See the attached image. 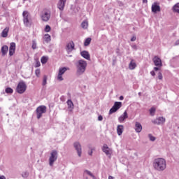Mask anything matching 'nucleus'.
Masks as SVG:
<instances>
[{"label":"nucleus","instance_id":"e433bc0d","mask_svg":"<svg viewBox=\"0 0 179 179\" xmlns=\"http://www.w3.org/2000/svg\"><path fill=\"white\" fill-rule=\"evenodd\" d=\"M45 31L46 33H49V31H51V27H50V25H46L45 27Z\"/></svg>","mask_w":179,"mask_h":179},{"label":"nucleus","instance_id":"37998d69","mask_svg":"<svg viewBox=\"0 0 179 179\" xmlns=\"http://www.w3.org/2000/svg\"><path fill=\"white\" fill-rule=\"evenodd\" d=\"M131 48H133V50H138V46H136V45H131Z\"/></svg>","mask_w":179,"mask_h":179},{"label":"nucleus","instance_id":"f704fd0d","mask_svg":"<svg viewBox=\"0 0 179 179\" xmlns=\"http://www.w3.org/2000/svg\"><path fill=\"white\" fill-rule=\"evenodd\" d=\"M6 93H8V94L13 93V89L10 88V87H7L6 89Z\"/></svg>","mask_w":179,"mask_h":179},{"label":"nucleus","instance_id":"ddd939ff","mask_svg":"<svg viewBox=\"0 0 179 179\" xmlns=\"http://www.w3.org/2000/svg\"><path fill=\"white\" fill-rule=\"evenodd\" d=\"M65 3H66V0H59L57 3V8L62 12L65 8Z\"/></svg>","mask_w":179,"mask_h":179},{"label":"nucleus","instance_id":"79ce46f5","mask_svg":"<svg viewBox=\"0 0 179 179\" xmlns=\"http://www.w3.org/2000/svg\"><path fill=\"white\" fill-rule=\"evenodd\" d=\"M41 64L40 63V62H36V64H35V68H38V66H41Z\"/></svg>","mask_w":179,"mask_h":179},{"label":"nucleus","instance_id":"cd10ccee","mask_svg":"<svg viewBox=\"0 0 179 179\" xmlns=\"http://www.w3.org/2000/svg\"><path fill=\"white\" fill-rule=\"evenodd\" d=\"M173 12H176V13H179V3L175 4L173 7Z\"/></svg>","mask_w":179,"mask_h":179},{"label":"nucleus","instance_id":"f3484780","mask_svg":"<svg viewBox=\"0 0 179 179\" xmlns=\"http://www.w3.org/2000/svg\"><path fill=\"white\" fill-rule=\"evenodd\" d=\"M73 50H75V43H73V41L69 42L66 45V50L69 52H71V51H73Z\"/></svg>","mask_w":179,"mask_h":179},{"label":"nucleus","instance_id":"f03ea898","mask_svg":"<svg viewBox=\"0 0 179 179\" xmlns=\"http://www.w3.org/2000/svg\"><path fill=\"white\" fill-rule=\"evenodd\" d=\"M76 66L77 76H82V75L86 72V68H87V62L83 59H80L76 62Z\"/></svg>","mask_w":179,"mask_h":179},{"label":"nucleus","instance_id":"b1692460","mask_svg":"<svg viewBox=\"0 0 179 179\" xmlns=\"http://www.w3.org/2000/svg\"><path fill=\"white\" fill-rule=\"evenodd\" d=\"M8 33H9V28L6 27L1 32V37H8Z\"/></svg>","mask_w":179,"mask_h":179},{"label":"nucleus","instance_id":"0eeeda50","mask_svg":"<svg viewBox=\"0 0 179 179\" xmlns=\"http://www.w3.org/2000/svg\"><path fill=\"white\" fill-rule=\"evenodd\" d=\"M120 107H122V102H117V101L115 102L113 106L109 110V114H113V113L118 111V110H120Z\"/></svg>","mask_w":179,"mask_h":179},{"label":"nucleus","instance_id":"c756f323","mask_svg":"<svg viewBox=\"0 0 179 179\" xmlns=\"http://www.w3.org/2000/svg\"><path fill=\"white\" fill-rule=\"evenodd\" d=\"M47 61H48V57L43 56L41 59V64H47Z\"/></svg>","mask_w":179,"mask_h":179},{"label":"nucleus","instance_id":"39448f33","mask_svg":"<svg viewBox=\"0 0 179 179\" xmlns=\"http://www.w3.org/2000/svg\"><path fill=\"white\" fill-rule=\"evenodd\" d=\"M36 117L38 120H40L43 117V114H45L47 113V106H40L36 110Z\"/></svg>","mask_w":179,"mask_h":179},{"label":"nucleus","instance_id":"5fc2aeb1","mask_svg":"<svg viewBox=\"0 0 179 179\" xmlns=\"http://www.w3.org/2000/svg\"><path fill=\"white\" fill-rule=\"evenodd\" d=\"M138 96H142V93L141 92H138Z\"/></svg>","mask_w":179,"mask_h":179},{"label":"nucleus","instance_id":"4468645a","mask_svg":"<svg viewBox=\"0 0 179 179\" xmlns=\"http://www.w3.org/2000/svg\"><path fill=\"white\" fill-rule=\"evenodd\" d=\"M15 51H16V43L12 42L10 45V48H9L10 57H12V55H13V54H15Z\"/></svg>","mask_w":179,"mask_h":179},{"label":"nucleus","instance_id":"a18cd8bd","mask_svg":"<svg viewBox=\"0 0 179 179\" xmlns=\"http://www.w3.org/2000/svg\"><path fill=\"white\" fill-rule=\"evenodd\" d=\"M136 41V36H132L131 38V41Z\"/></svg>","mask_w":179,"mask_h":179},{"label":"nucleus","instance_id":"6e6552de","mask_svg":"<svg viewBox=\"0 0 179 179\" xmlns=\"http://www.w3.org/2000/svg\"><path fill=\"white\" fill-rule=\"evenodd\" d=\"M22 16H23V22L24 26L27 27L30 25V22L29 21V12L25 10L22 13Z\"/></svg>","mask_w":179,"mask_h":179},{"label":"nucleus","instance_id":"49530a36","mask_svg":"<svg viewBox=\"0 0 179 179\" xmlns=\"http://www.w3.org/2000/svg\"><path fill=\"white\" fill-rule=\"evenodd\" d=\"M150 75H152V76H155V75H156V73H155V71H150Z\"/></svg>","mask_w":179,"mask_h":179},{"label":"nucleus","instance_id":"20e7f679","mask_svg":"<svg viewBox=\"0 0 179 179\" xmlns=\"http://www.w3.org/2000/svg\"><path fill=\"white\" fill-rule=\"evenodd\" d=\"M26 89H27V85H26V83L21 81L17 84L15 90L17 93H19V94H23V93L26 92Z\"/></svg>","mask_w":179,"mask_h":179},{"label":"nucleus","instance_id":"393cba45","mask_svg":"<svg viewBox=\"0 0 179 179\" xmlns=\"http://www.w3.org/2000/svg\"><path fill=\"white\" fill-rule=\"evenodd\" d=\"M44 40H45V43H50V41H51V36H50V34H45V36H44Z\"/></svg>","mask_w":179,"mask_h":179},{"label":"nucleus","instance_id":"aec40b11","mask_svg":"<svg viewBox=\"0 0 179 179\" xmlns=\"http://www.w3.org/2000/svg\"><path fill=\"white\" fill-rule=\"evenodd\" d=\"M135 131L137 134L142 132V124L138 122H136L135 123Z\"/></svg>","mask_w":179,"mask_h":179},{"label":"nucleus","instance_id":"2f4dec72","mask_svg":"<svg viewBox=\"0 0 179 179\" xmlns=\"http://www.w3.org/2000/svg\"><path fill=\"white\" fill-rule=\"evenodd\" d=\"M88 148H89V150H88L89 156H93V150H94V148H92L91 145H89Z\"/></svg>","mask_w":179,"mask_h":179},{"label":"nucleus","instance_id":"4c0bfd02","mask_svg":"<svg viewBox=\"0 0 179 179\" xmlns=\"http://www.w3.org/2000/svg\"><path fill=\"white\" fill-rule=\"evenodd\" d=\"M84 173H86L88 176H90V177H92V178H94V175L90 171L85 170Z\"/></svg>","mask_w":179,"mask_h":179},{"label":"nucleus","instance_id":"6e6d98bb","mask_svg":"<svg viewBox=\"0 0 179 179\" xmlns=\"http://www.w3.org/2000/svg\"><path fill=\"white\" fill-rule=\"evenodd\" d=\"M86 179H88L87 178H86Z\"/></svg>","mask_w":179,"mask_h":179},{"label":"nucleus","instance_id":"8fccbe9b","mask_svg":"<svg viewBox=\"0 0 179 179\" xmlns=\"http://www.w3.org/2000/svg\"><path fill=\"white\" fill-rule=\"evenodd\" d=\"M159 67H155L154 68V71H159Z\"/></svg>","mask_w":179,"mask_h":179},{"label":"nucleus","instance_id":"c03bdc74","mask_svg":"<svg viewBox=\"0 0 179 179\" xmlns=\"http://www.w3.org/2000/svg\"><path fill=\"white\" fill-rule=\"evenodd\" d=\"M98 121H103V116L102 115H99L98 117Z\"/></svg>","mask_w":179,"mask_h":179},{"label":"nucleus","instance_id":"3c124183","mask_svg":"<svg viewBox=\"0 0 179 179\" xmlns=\"http://www.w3.org/2000/svg\"><path fill=\"white\" fill-rule=\"evenodd\" d=\"M143 3H148V0H143Z\"/></svg>","mask_w":179,"mask_h":179},{"label":"nucleus","instance_id":"a878e982","mask_svg":"<svg viewBox=\"0 0 179 179\" xmlns=\"http://www.w3.org/2000/svg\"><path fill=\"white\" fill-rule=\"evenodd\" d=\"M67 105H68V108H70L71 110H73V102H72V100L69 99L67 101Z\"/></svg>","mask_w":179,"mask_h":179},{"label":"nucleus","instance_id":"6ab92c4d","mask_svg":"<svg viewBox=\"0 0 179 179\" xmlns=\"http://www.w3.org/2000/svg\"><path fill=\"white\" fill-rule=\"evenodd\" d=\"M127 118H128V113H127V110H125L124 113L120 116L118 121L119 122H124Z\"/></svg>","mask_w":179,"mask_h":179},{"label":"nucleus","instance_id":"09e8293b","mask_svg":"<svg viewBox=\"0 0 179 179\" xmlns=\"http://www.w3.org/2000/svg\"><path fill=\"white\" fill-rule=\"evenodd\" d=\"M0 179H6L5 176H0Z\"/></svg>","mask_w":179,"mask_h":179},{"label":"nucleus","instance_id":"412c9836","mask_svg":"<svg viewBox=\"0 0 179 179\" xmlns=\"http://www.w3.org/2000/svg\"><path fill=\"white\" fill-rule=\"evenodd\" d=\"M122 132H124V126L123 125H118L117 127V133L119 136H121L122 135Z\"/></svg>","mask_w":179,"mask_h":179},{"label":"nucleus","instance_id":"2eb2a0df","mask_svg":"<svg viewBox=\"0 0 179 179\" xmlns=\"http://www.w3.org/2000/svg\"><path fill=\"white\" fill-rule=\"evenodd\" d=\"M102 152H103L104 154L106 155V156H111V149L108 148V145L107 144H104L102 148Z\"/></svg>","mask_w":179,"mask_h":179},{"label":"nucleus","instance_id":"5701e85b","mask_svg":"<svg viewBox=\"0 0 179 179\" xmlns=\"http://www.w3.org/2000/svg\"><path fill=\"white\" fill-rule=\"evenodd\" d=\"M9 50V48L8 45H3L1 48V54L3 56H5L6 54H8V50Z\"/></svg>","mask_w":179,"mask_h":179},{"label":"nucleus","instance_id":"de8ad7c7","mask_svg":"<svg viewBox=\"0 0 179 179\" xmlns=\"http://www.w3.org/2000/svg\"><path fill=\"white\" fill-rule=\"evenodd\" d=\"M175 45H179V40H177L175 43Z\"/></svg>","mask_w":179,"mask_h":179},{"label":"nucleus","instance_id":"1a4fd4ad","mask_svg":"<svg viewBox=\"0 0 179 179\" xmlns=\"http://www.w3.org/2000/svg\"><path fill=\"white\" fill-rule=\"evenodd\" d=\"M73 146L78 153V156L80 157L82 156V145H80V143L76 142L73 143Z\"/></svg>","mask_w":179,"mask_h":179},{"label":"nucleus","instance_id":"7c9ffc66","mask_svg":"<svg viewBox=\"0 0 179 179\" xmlns=\"http://www.w3.org/2000/svg\"><path fill=\"white\" fill-rule=\"evenodd\" d=\"M48 79V77L47 76H43V82H42V85L43 86H45V85H47V80Z\"/></svg>","mask_w":179,"mask_h":179},{"label":"nucleus","instance_id":"c85d7f7f","mask_svg":"<svg viewBox=\"0 0 179 179\" xmlns=\"http://www.w3.org/2000/svg\"><path fill=\"white\" fill-rule=\"evenodd\" d=\"M91 42H92V38H87L85 39V41L84 42V45L85 47H87V45H89Z\"/></svg>","mask_w":179,"mask_h":179},{"label":"nucleus","instance_id":"603ef678","mask_svg":"<svg viewBox=\"0 0 179 179\" xmlns=\"http://www.w3.org/2000/svg\"><path fill=\"white\" fill-rule=\"evenodd\" d=\"M120 100H124V96H120Z\"/></svg>","mask_w":179,"mask_h":179},{"label":"nucleus","instance_id":"bb28decb","mask_svg":"<svg viewBox=\"0 0 179 179\" xmlns=\"http://www.w3.org/2000/svg\"><path fill=\"white\" fill-rule=\"evenodd\" d=\"M81 27L85 29H87L89 27V22L87 21H83L81 23Z\"/></svg>","mask_w":179,"mask_h":179},{"label":"nucleus","instance_id":"473e14b6","mask_svg":"<svg viewBox=\"0 0 179 179\" xmlns=\"http://www.w3.org/2000/svg\"><path fill=\"white\" fill-rule=\"evenodd\" d=\"M156 113V108H151L150 109V115H152L153 117V115H155V113Z\"/></svg>","mask_w":179,"mask_h":179},{"label":"nucleus","instance_id":"a19ab883","mask_svg":"<svg viewBox=\"0 0 179 179\" xmlns=\"http://www.w3.org/2000/svg\"><path fill=\"white\" fill-rule=\"evenodd\" d=\"M158 79L159 80H162L163 79V74L162 73V72L158 73Z\"/></svg>","mask_w":179,"mask_h":179},{"label":"nucleus","instance_id":"4be33fe9","mask_svg":"<svg viewBox=\"0 0 179 179\" xmlns=\"http://www.w3.org/2000/svg\"><path fill=\"white\" fill-rule=\"evenodd\" d=\"M135 68H136V63L134 62V60H131L129 64V69H130L131 71H134Z\"/></svg>","mask_w":179,"mask_h":179},{"label":"nucleus","instance_id":"864d4df0","mask_svg":"<svg viewBox=\"0 0 179 179\" xmlns=\"http://www.w3.org/2000/svg\"><path fill=\"white\" fill-rule=\"evenodd\" d=\"M108 179H114V177L110 176L108 177Z\"/></svg>","mask_w":179,"mask_h":179},{"label":"nucleus","instance_id":"f257e3e1","mask_svg":"<svg viewBox=\"0 0 179 179\" xmlns=\"http://www.w3.org/2000/svg\"><path fill=\"white\" fill-rule=\"evenodd\" d=\"M152 166L156 171H164L167 167V162L164 158H157L153 161Z\"/></svg>","mask_w":179,"mask_h":179},{"label":"nucleus","instance_id":"58836bf2","mask_svg":"<svg viewBox=\"0 0 179 179\" xmlns=\"http://www.w3.org/2000/svg\"><path fill=\"white\" fill-rule=\"evenodd\" d=\"M22 177H23V178H27V177H29V172H23Z\"/></svg>","mask_w":179,"mask_h":179},{"label":"nucleus","instance_id":"c9c22d12","mask_svg":"<svg viewBox=\"0 0 179 179\" xmlns=\"http://www.w3.org/2000/svg\"><path fill=\"white\" fill-rule=\"evenodd\" d=\"M148 137L151 142H155V141H156V137L153 136L152 134H148Z\"/></svg>","mask_w":179,"mask_h":179},{"label":"nucleus","instance_id":"9b49d317","mask_svg":"<svg viewBox=\"0 0 179 179\" xmlns=\"http://www.w3.org/2000/svg\"><path fill=\"white\" fill-rule=\"evenodd\" d=\"M152 61L155 65V66L162 67L163 66V63L162 62V59L159 57V56H155L152 59Z\"/></svg>","mask_w":179,"mask_h":179},{"label":"nucleus","instance_id":"dca6fc26","mask_svg":"<svg viewBox=\"0 0 179 179\" xmlns=\"http://www.w3.org/2000/svg\"><path fill=\"white\" fill-rule=\"evenodd\" d=\"M160 6L157 5V3H154L152 5V12H153V13H157V12H160Z\"/></svg>","mask_w":179,"mask_h":179},{"label":"nucleus","instance_id":"423d86ee","mask_svg":"<svg viewBox=\"0 0 179 179\" xmlns=\"http://www.w3.org/2000/svg\"><path fill=\"white\" fill-rule=\"evenodd\" d=\"M69 70V68L68 67H61L59 69V73L57 75V80H59V82H62L64 80V78H62V75L65 73L67 71Z\"/></svg>","mask_w":179,"mask_h":179},{"label":"nucleus","instance_id":"72a5a7b5","mask_svg":"<svg viewBox=\"0 0 179 179\" xmlns=\"http://www.w3.org/2000/svg\"><path fill=\"white\" fill-rule=\"evenodd\" d=\"M32 49L36 50L37 48V42H36V40L32 41Z\"/></svg>","mask_w":179,"mask_h":179},{"label":"nucleus","instance_id":"9d476101","mask_svg":"<svg viewBox=\"0 0 179 179\" xmlns=\"http://www.w3.org/2000/svg\"><path fill=\"white\" fill-rule=\"evenodd\" d=\"M41 17L43 22H48L50 20V17H51V14L48 11H44L42 13Z\"/></svg>","mask_w":179,"mask_h":179},{"label":"nucleus","instance_id":"ea45409f","mask_svg":"<svg viewBox=\"0 0 179 179\" xmlns=\"http://www.w3.org/2000/svg\"><path fill=\"white\" fill-rule=\"evenodd\" d=\"M40 73H41L40 69H38L35 71V74H36V76H37V78H40Z\"/></svg>","mask_w":179,"mask_h":179},{"label":"nucleus","instance_id":"4d7b16f0","mask_svg":"<svg viewBox=\"0 0 179 179\" xmlns=\"http://www.w3.org/2000/svg\"><path fill=\"white\" fill-rule=\"evenodd\" d=\"M24 1H26V0H24Z\"/></svg>","mask_w":179,"mask_h":179},{"label":"nucleus","instance_id":"7ed1b4c3","mask_svg":"<svg viewBox=\"0 0 179 179\" xmlns=\"http://www.w3.org/2000/svg\"><path fill=\"white\" fill-rule=\"evenodd\" d=\"M57 159H58V152L54 150L51 152L50 156L49 157V166H50V167L54 166V163L57 162Z\"/></svg>","mask_w":179,"mask_h":179},{"label":"nucleus","instance_id":"a211bd4d","mask_svg":"<svg viewBox=\"0 0 179 179\" xmlns=\"http://www.w3.org/2000/svg\"><path fill=\"white\" fill-rule=\"evenodd\" d=\"M80 55L83 57V58H85V59H87L88 61H90V54L89 52L86 50H83L80 52Z\"/></svg>","mask_w":179,"mask_h":179},{"label":"nucleus","instance_id":"f8f14e48","mask_svg":"<svg viewBox=\"0 0 179 179\" xmlns=\"http://www.w3.org/2000/svg\"><path fill=\"white\" fill-rule=\"evenodd\" d=\"M153 124H156L157 125H162L166 122V118L164 117H159L156 120L152 121Z\"/></svg>","mask_w":179,"mask_h":179}]
</instances>
